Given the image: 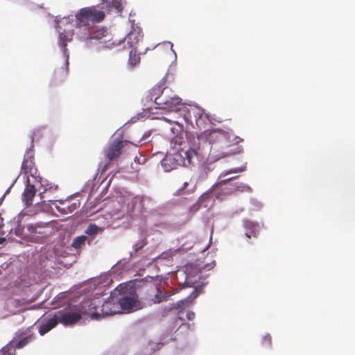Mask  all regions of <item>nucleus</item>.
<instances>
[{
  "label": "nucleus",
  "instance_id": "obj_1",
  "mask_svg": "<svg viewBox=\"0 0 355 355\" xmlns=\"http://www.w3.org/2000/svg\"><path fill=\"white\" fill-rule=\"evenodd\" d=\"M120 313L117 298L114 297H109L103 303L99 299L94 300L88 304V308L85 311L87 315L96 320Z\"/></svg>",
  "mask_w": 355,
  "mask_h": 355
},
{
  "label": "nucleus",
  "instance_id": "obj_2",
  "mask_svg": "<svg viewBox=\"0 0 355 355\" xmlns=\"http://www.w3.org/2000/svg\"><path fill=\"white\" fill-rule=\"evenodd\" d=\"M104 17V12L96 10L95 7L85 8L76 15V23L78 27L86 26L90 21L98 22L102 21Z\"/></svg>",
  "mask_w": 355,
  "mask_h": 355
},
{
  "label": "nucleus",
  "instance_id": "obj_3",
  "mask_svg": "<svg viewBox=\"0 0 355 355\" xmlns=\"http://www.w3.org/2000/svg\"><path fill=\"white\" fill-rule=\"evenodd\" d=\"M234 178L235 177L222 180L212 187V192L216 198L223 199L239 190V187L231 182V180Z\"/></svg>",
  "mask_w": 355,
  "mask_h": 355
},
{
  "label": "nucleus",
  "instance_id": "obj_4",
  "mask_svg": "<svg viewBox=\"0 0 355 355\" xmlns=\"http://www.w3.org/2000/svg\"><path fill=\"white\" fill-rule=\"evenodd\" d=\"M123 143L122 141L115 140L104 150L105 166L103 171L107 168L108 164L119 157L123 147Z\"/></svg>",
  "mask_w": 355,
  "mask_h": 355
},
{
  "label": "nucleus",
  "instance_id": "obj_5",
  "mask_svg": "<svg viewBox=\"0 0 355 355\" xmlns=\"http://www.w3.org/2000/svg\"><path fill=\"white\" fill-rule=\"evenodd\" d=\"M59 323L64 326H71L81 319V315L76 312L60 311L55 313Z\"/></svg>",
  "mask_w": 355,
  "mask_h": 355
},
{
  "label": "nucleus",
  "instance_id": "obj_6",
  "mask_svg": "<svg viewBox=\"0 0 355 355\" xmlns=\"http://www.w3.org/2000/svg\"><path fill=\"white\" fill-rule=\"evenodd\" d=\"M169 295L164 291L152 286L148 291L147 300L150 304H157L166 301Z\"/></svg>",
  "mask_w": 355,
  "mask_h": 355
},
{
  "label": "nucleus",
  "instance_id": "obj_7",
  "mask_svg": "<svg viewBox=\"0 0 355 355\" xmlns=\"http://www.w3.org/2000/svg\"><path fill=\"white\" fill-rule=\"evenodd\" d=\"M143 33L141 28L138 26L132 25V30L123 39L126 41L130 48H136L137 45L143 38Z\"/></svg>",
  "mask_w": 355,
  "mask_h": 355
},
{
  "label": "nucleus",
  "instance_id": "obj_8",
  "mask_svg": "<svg viewBox=\"0 0 355 355\" xmlns=\"http://www.w3.org/2000/svg\"><path fill=\"white\" fill-rule=\"evenodd\" d=\"M201 268L195 264H189L185 267L187 281L195 284L201 279Z\"/></svg>",
  "mask_w": 355,
  "mask_h": 355
},
{
  "label": "nucleus",
  "instance_id": "obj_9",
  "mask_svg": "<svg viewBox=\"0 0 355 355\" xmlns=\"http://www.w3.org/2000/svg\"><path fill=\"white\" fill-rule=\"evenodd\" d=\"M35 171L33 151L28 150L25 155L21 164V172L26 175H33Z\"/></svg>",
  "mask_w": 355,
  "mask_h": 355
},
{
  "label": "nucleus",
  "instance_id": "obj_10",
  "mask_svg": "<svg viewBox=\"0 0 355 355\" xmlns=\"http://www.w3.org/2000/svg\"><path fill=\"white\" fill-rule=\"evenodd\" d=\"M74 35L73 31L71 29H65L59 34L58 43L62 48L63 53L69 57L68 50L67 49V42L72 41Z\"/></svg>",
  "mask_w": 355,
  "mask_h": 355
},
{
  "label": "nucleus",
  "instance_id": "obj_11",
  "mask_svg": "<svg viewBox=\"0 0 355 355\" xmlns=\"http://www.w3.org/2000/svg\"><path fill=\"white\" fill-rule=\"evenodd\" d=\"M36 193L35 187L29 183L27 184L22 194V200L26 207H29L33 203V199Z\"/></svg>",
  "mask_w": 355,
  "mask_h": 355
},
{
  "label": "nucleus",
  "instance_id": "obj_12",
  "mask_svg": "<svg viewBox=\"0 0 355 355\" xmlns=\"http://www.w3.org/2000/svg\"><path fill=\"white\" fill-rule=\"evenodd\" d=\"M107 37L108 34L107 30L105 28H101L91 33L89 36L86 37L85 40H94L98 42L100 44H105L109 41V40H107Z\"/></svg>",
  "mask_w": 355,
  "mask_h": 355
},
{
  "label": "nucleus",
  "instance_id": "obj_13",
  "mask_svg": "<svg viewBox=\"0 0 355 355\" xmlns=\"http://www.w3.org/2000/svg\"><path fill=\"white\" fill-rule=\"evenodd\" d=\"M117 302L119 304L120 311H131L136 306L137 300L132 297H124L119 300L117 299Z\"/></svg>",
  "mask_w": 355,
  "mask_h": 355
},
{
  "label": "nucleus",
  "instance_id": "obj_14",
  "mask_svg": "<svg viewBox=\"0 0 355 355\" xmlns=\"http://www.w3.org/2000/svg\"><path fill=\"white\" fill-rule=\"evenodd\" d=\"M58 320L56 318L55 314L53 317L51 318L48 320H46L44 323L40 325L39 328V333L40 335L44 336L45 334L51 331L53 328H54L58 324Z\"/></svg>",
  "mask_w": 355,
  "mask_h": 355
},
{
  "label": "nucleus",
  "instance_id": "obj_15",
  "mask_svg": "<svg viewBox=\"0 0 355 355\" xmlns=\"http://www.w3.org/2000/svg\"><path fill=\"white\" fill-rule=\"evenodd\" d=\"M197 149L198 148L195 145H193V146L189 147L187 149L182 148L180 149V153L181 157L183 159H187L188 164H190L192 162V159L197 155Z\"/></svg>",
  "mask_w": 355,
  "mask_h": 355
},
{
  "label": "nucleus",
  "instance_id": "obj_16",
  "mask_svg": "<svg viewBox=\"0 0 355 355\" xmlns=\"http://www.w3.org/2000/svg\"><path fill=\"white\" fill-rule=\"evenodd\" d=\"M168 103L169 105L168 106H165L164 110H167L169 111H178L180 109V106L184 104L182 103V99L175 95L171 96L170 97Z\"/></svg>",
  "mask_w": 355,
  "mask_h": 355
},
{
  "label": "nucleus",
  "instance_id": "obj_17",
  "mask_svg": "<svg viewBox=\"0 0 355 355\" xmlns=\"http://www.w3.org/2000/svg\"><path fill=\"white\" fill-rule=\"evenodd\" d=\"M243 226L246 230L245 235L248 238L255 236L259 232V227L258 223H255L250 220H245L243 222Z\"/></svg>",
  "mask_w": 355,
  "mask_h": 355
},
{
  "label": "nucleus",
  "instance_id": "obj_18",
  "mask_svg": "<svg viewBox=\"0 0 355 355\" xmlns=\"http://www.w3.org/2000/svg\"><path fill=\"white\" fill-rule=\"evenodd\" d=\"M164 90H161L160 94L155 98V103L159 106L160 109H165V106H168V99L171 96L165 94Z\"/></svg>",
  "mask_w": 355,
  "mask_h": 355
},
{
  "label": "nucleus",
  "instance_id": "obj_19",
  "mask_svg": "<svg viewBox=\"0 0 355 355\" xmlns=\"http://www.w3.org/2000/svg\"><path fill=\"white\" fill-rule=\"evenodd\" d=\"M91 241L92 239H89L86 236L82 235L74 238L71 245L75 249L80 250L85 245L86 241L90 244Z\"/></svg>",
  "mask_w": 355,
  "mask_h": 355
},
{
  "label": "nucleus",
  "instance_id": "obj_20",
  "mask_svg": "<svg viewBox=\"0 0 355 355\" xmlns=\"http://www.w3.org/2000/svg\"><path fill=\"white\" fill-rule=\"evenodd\" d=\"M45 226L43 223L30 224L27 226V230L31 234H46L43 230Z\"/></svg>",
  "mask_w": 355,
  "mask_h": 355
},
{
  "label": "nucleus",
  "instance_id": "obj_21",
  "mask_svg": "<svg viewBox=\"0 0 355 355\" xmlns=\"http://www.w3.org/2000/svg\"><path fill=\"white\" fill-rule=\"evenodd\" d=\"M135 49L133 47L129 53L128 64L131 67H135L140 62V55L137 53Z\"/></svg>",
  "mask_w": 355,
  "mask_h": 355
},
{
  "label": "nucleus",
  "instance_id": "obj_22",
  "mask_svg": "<svg viewBox=\"0 0 355 355\" xmlns=\"http://www.w3.org/2000/svg\"><path fill=\"white\" fill-rule=\"evenodd\" d=\"M173 80L172 75L166 74L157 84V89H167L171 85V82Z\"/></svg>",
  "mask_w": 355,
  "mask_h": 355
},
{
  "label": "nucleus",
  "instance_id": "obj_23",
  "mask_svg": "<svg viewBox=\"0 0 355 355\" xmlns=\"http://www.w3.org/2000/svg\"><path fill=\"white\" fill-rule=\"evenodd\" d=\"M101 232H102L101 228H100L99 227H98L95 224H90L87 227L86 230L85 231V233L87 235H89L90 236H93L94 237V236H96L98 234H99Z\"/></svg>",
  "mask_w": 355,
  "mask_h": 355
},
{
  "label": "nucleus",
  "instance_id": "obj_24",
  "mask_svg": "<svg viewBox=\"0 0 355 355\" xmlns=\"http://www.w3.org/2000/svg\"><path fill=\"white\" fill-rule=\"evenodd\" d=\"M55 207L57 211L60 212L62 214H68V204L67 200L66 201H60V205H55Z\"/></svg>",
  "mask_w": 355,
  "mask_h": 355
},
{
  "label": "nucleus",
  "instance_id": "obj_25",
  "mask_svg": "<svg viewBox=\"0 0 355 355\" xmlns=\"http://www.w3.org/2000/svg\"><path fill=\"white\" fill-rule=\"evenodd\" d=\"M34 338V336L31 334V335H28V336H25L24 338H23L21 340H20L19 341H18L16 344H15V347L17 348H21L24 346H26L31 340H32Z\"/></svg>",
  "mask_w": 355,
  "mask_h": 355
},
{
  "label": "nucleus",
  "instance_id": "obj_26",
  "mask_svg": "<svg viewBox=\"0 0 355 355\" xmlns=\"http://www.w3.org/2000/svg\"><path fill=\"white\" fill-rule=\"evenodd\" d=\"M15 349L12 345H7L0 351V355H14Z\"/></svg>",
  "mask_w": 355,
  "mask_h": 355
},
{
  "label": "nucleus",
  "instance_id": "obj_27",
  "mask_svg": "<svg viewBox=\"0 0 355 355\" xmlns=\"http://www.w3.org/2000/svg\"><path fill=\"white\" fill-rule=\"evenodd\" d=\"M67 204L69 207L68 214H72L80 207V202L78 201L71 203L70 201L67 200Z\"/></svg>",
  "mask_w": 355,
  "mask_h": 355
},
{
  "label": "nucleus",
  "instance_id": "obj_28",
  "mask_svg": "<svg viewBox=\"0 0 355 355\" xmlns=\"http://www.w3.org/2000/svg\"><path fill=\"white\" fill-rule=\"evenodd\" d=\"M245 170L244 168H232V169H230L229 171H223L221 174H220V177L221 176H225L227 175H229L230 173H239V172H242Z\"/></svg>",
  "mask_w": 355,
  "mask_h": 355
},
{
  "label": "nucleus",
  "instance_id": "obj_29",
  "mask_svg": "<svg viewBox=\"0 0 355 355\" xmlns=\"http://www.w3.org/2000/svg\"><path fill=\"white\" fill-rule=\"evenodd\" d=\"M112 5L118 12L122 11L123 6H122L121 0H112Z\"/></svg>",
  "mask_w": 355,
  "mask_h": 355
},
{
  "label": "nucleus",
  "instance_id": "obj_30",
  "mask_svg": "<svg viewBox=\"0 0 355 355\" xmlns=\"http://www.w3.org/2000/svg\"><path fill=\"white\" fill-rule=\"evenodd\" d=\"M146 242L144 240L139 243H137L134 245L133 249L135 253L138 252L139 250H141L146 245Z\"/></svg>",
  "mask_w": 355,
  "mask_h": 355
},
{
  "label": "nucleus",
  "instance_id": "obj_31",
  "mask_svg": "<svg viewBox=\"0 0 355 355\" xmlns=\"http://www.w3.org/2000/svg\"><path fill=\"white\" fill-rule=\"evenodd\" d=\"M170 162H171V159L167 157L162 160V166H164L165 171H169L173 169L172 167L169 166Z\"/></svg>",
  "mask_w": 355,
  "mask_h": 355
},
{
  "label": "nucleus",
  "instance_id": "obj_32",
  "mask_svg": "<svg viewBox=\"0 0 355 355\" xmlns=\"http://www.w3.org/2000/svg\"><path fill=\"white\" fill-rule=\"evenodd\" d=\"M191 112H193L194 116L196 118L197 117V115L200 117L201 115L202 114V110H198V109H192L191 110ZM191 113V111L189 112Z\"/></svg>",
  "mask_w": 355,
  "mask_h": 355
},
{
  "label": "nucleus",
  "instance_id": "obj_33",
  "mask_svg": "<svg viewBox=\"0 0 355 355\" xmlns=\"http://www.w3.org/2000/svg\"><path fill=\"white\" fill-rule=\"evenodd\" d=\"M243 141V139H241V137H239L238 136H234V138L231 141L233 142V144H237Z\"/></svg>",
  "mask_w": 355,
  "mask_h": 355
},
{
  "label": "nucleus",
  "instance_id": "obj_34",
  "mask_svg": "<svg viewBox=\"0 0 355 355\" xmlns=\"http://www.w3.org/2000/svg\"><path fill=\"white\" fill-rule=\"evenodd\" d=\"M195 318V313L193 312H189L187 313V318L189 320H192Z\"/></svg>",
  "mask_w": 355,
  "mask_h": 355
},
{
  "label": "nucleus",
  "instance_id": "obj_35",
  "mask_svg": "<svg viewBox=\"0 0 355 355\" xmlns=\"http://www.w3.org/2000/svg\"><path fill=\"white\" fill-rule=\"evenodd\" d=\"M144 197L143 196H136L133 198V200L137 202H141L143 200Z\"/></svg>",
  "mask_w": 355,
  "mask_h": 355
},
{
  "label": "nucleus",
  "instance_id": "obj_36",
  "mask_svg": "<svg viewBox=\"0 0 355 355\" xmlns=\"http://www.w3.org/2000/svg\"><path fill=\"white\" fill-rule=\"evenodd\" d=\"M121 43V40H119L118 42H116V41H113L112 42L111 45H112V46H117V45H119Z\"/></svg>",
  "mask_w": 355,
  "mask_h": 355
},
{
  "label": "nucleus",
  "instance_id": "obj_37",
  "mask_svg": "<svg viewBox=\"0 0 355 355\" xmlns=\"http://www.w3.org/2000/svg\"><path fill=\"white\" fill-rule=\"evenodd\" d=\"M102 1H103L102 4H104V3L105 2V3H107V6L108 8H110V3H108L107 0H102Z\"/></svg>",
  "mask_w": 355,
  "mask_h": 355
},
{
  "label": "nucleus",
  "instance_id": "obj_38",
  "mask_svg": "<svg viewBox=\"0 0 355 355\" xmlns=\"http://www.w3.org/2000/svg\"><path fill=\"white\" fill-rule=\"evenodd\" d=\"M42 194H43V193H40V198H41V199H43V198H44V197L43 196V195H42Z\"/></svg>",
  "mask_w": 355,
  "mask_h": 355
},
{
  "label": "nucleus",
  "instance_id": "obj_39",
  "mask_svg": "<svg viewBox=\"0 0 355 355\" xmlns=\"http://www.w3.org/2000/svg\"><path fill=\"white\" fill-rule=\"evenodd\" d=\"M187 185H188V183L187 182L184 183V187H186Z\"/></svg>",
  "mask_w": 355,
  "mask_h": 355
},
{
  "label": "nucleus",
  "instance_id": "obj_40",
  "mask_svg": "<svg viewBox=\"0 0 355 355\" xmlns=\"http://www.w3.org/2000/svg\"><path fill=\"white\" fill-rule=\"evenodd\" d=\"M178 320H180V318H177V319H176L175 322H177V321H178Z\"/></svg>",
  "mask_w": 355,
  "mask_h": 355
}]
</instances>
